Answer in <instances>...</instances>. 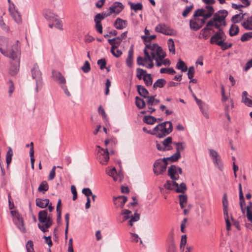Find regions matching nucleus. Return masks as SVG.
<instances>
[{
	"label": "nucleus",
	"instance_id": "9",
	"mask_svg": "<svg viewBox=\"0 0 252 252\" xmlns=\"http://www.w3.org/2000/svg\"><path fill=\"white\" fill-rule=\"evenodd\" d=\"M155 31L165 35H172L173 34V30L165 24H158L155 28Z\"/></svg>",
	"mask_w": 252,
	"mask_h": 252
},
{
	"label": "nucleus",
	"instance_id": "63",
	"mask_svg": "<svg viewBox=\"0 0 252 252\" xmlns=\"http://www.w3.org/2000/svg\"><path fill=\"white\" fill-rule=\"evenodd\" d=\"M56 169V166H54L52 167L51 170L50 172V173H49V176L48 178V180L51 181V180H53L55 178V174H56V173H55Z\"/></svg>",
	"mask_w": 252,
	"mask_h": 252
},
{
	"label": "nucleus",
	"instance_id": "53",
	"mask_svg": "<svg viewBox=\"0 0 252 252\" xmlns=\"http://www.w3.org/2000/svg\"><path fill=\"white\" fill-rule=\"evenodd\" d=\"M199 109H200L201 112H202V113L204 115V116L206 119H208L209 117V114L208 113V111H207V109L206 108L205 104L203 103L202 104L199 105Z\"/></svg>",
	"mask_w": 252,
	"mask_h": 252
},
{
	"label": "nucleus",
	"instance_id": "36",
	"mask_svg": "<svg viewBox=\"0 0 252 252\" xmlns=\"http://www.w3.org/2000/svg\"><path fill=\"white\" fill-rule=\"evenodd\" d=\"M179 198L180 207L182 209H183L184 207H185L187 203V195L185 194H180L179 195Z\"/></svg>",
	"mask_w": 252,
	"mask_h": 252
},
{
	"label": "nucleus",
	"instance_id": "2",
	"mask_svg": "<svg viewBox=\"0 0 252 252\" xmlns=\"http://www.w3.org/2000/svg\"><path fill=\"white\" fill-rule=\"evenodd\" d=\"M31 72L33 79L36 82V92H38V88L42 87V73L39 69L38 64L35 63L31 70Z\"/></svg>",
	"mask_w": 252,
	"mask_h": 252
},
{
	"label": "nucleus",
	"instance_id": "60",
	"mask_svg": "<svg viewBox=\"0 0 252 252\" xmlns=\"http://www.w3.org/2000/svg\"><path fill=\"white\" fill-rule=\"evenodd\" d=\"M106 172L109 176L113 177L115 181L117 180V178L115 177V175L117 174L116 169L115 167H113V168L110 169L109 170H107Z\"/></svg>",
	"mask_w": 252,
	"mask_h": 252
},
{
	"label": "nucleus",
	"instance_id": "43",
	"mask_svg": "<svg viewBox=\"0 0 252 252\" xmlns=\"http://www.w3.org/2000/svg\"><path fill=\"white\" fill-rule=\"evenodd\" d=\"M110 52L116 58L120 57L123 54L122 52L120 50L118 49V48H116V47L114 46L111 48Z\"/></svg>",
	"mask_w": 252,
	"mask_h": 252
},
{
	"label": "nucleus",
	"instance_id": "23",
	"mask_svg": "<svg viewBox=\"0 0 252 252\" xmlns=\"http://www.w3.org/2000/svg\"><path fill=\"white\" fill-rule=\"evenodd\" d=\"M224 38V37L220 35L219 33H215L210 38V42L212 44L218 45V43Z\"/></svg>",
	"mask_w": 252,
	"mask_h": 252
},
{
	"label": "nucleus",
	"instance_id": "10",
	"mask_svg": "<svg viewBox=\"0 0 252 252\" xmlns=\"http://www.w3.org/2000/svg\"><path fill=\"white\" fill-rule=\"evenodd\" d=\"M228 15V12L227 10L223 9L220 10L214 14V21L216 22L221 23L222 21L225 19L226 17Z\"/></svg>",
	"mask_w": 252,
	"mask_h": 252
},
{
	"label": "nucleus",
	"instance_id": "16",
	"mask_svg": "<svg viewBox=\"0 0 252 252\" xmlns=\"http://www.w3.org/2000/svg\"><path fill=\"white\" fill-rule=\"evenodd\" d=\"M13 62H11L10 67V74L12 75H15L19 69L20 60H12Z\"/></svg>",
	"mask_w": 252,
	"mask_h": 252
},
{
	"label": "nucleus",
	"instance_id": "6",
	"mask_svg": "<svg viewBox=\"0 0 252 252\" xmlns=\"http://www.w3.org/2000/svg\"><path fill=\"white\" fill-rule=\"evenodd\" d=\"M209 156L215 166L220 170L222 171L223 166L221 161V157L219 155L218 153L213 149H209Z\"/></svg>",
	"mask_w": 252,
	"mask_h": 252
},
{
	"label": "nucleus",
	"instance_id": "7",
	"mask_svg": "<svg viewBox=\"0 0 252 252\" xmlns=\"http://www.w3.org/2000/svg\"><path fill=\"white\" fill-rule=\"evenodd\" d=\"M96 147L99 149L97 156L99 162L102 165L106 164L109 159L108 148L104 149L99 146H97Z\"/></svg>",
	"mask_w": 252,
	"mask_h": 252
},
{
	"label": "nucleus",
	"instance_id": "20",
	"mask_svg": "<svg viewBox=\"0 0 252 252\" xmlns=\"http://www.w3.org/2000/svg\"><path fill=\"white\" fill-rule=\"evenodd\" d=\"M127 26V21L118 18L114 22V27L117 29L122 30Z\"/></svg>",
	"mask_w": 252,
	"mask_h": 252
},
{
	"label": "nucleus",
	"instance_id": "13",
	"mask_svg": "<svg viewBox=\"0 0 252 252\" xmlns=\"http://www.w3.org/2000/svg\"><path fill=\"white\" fill-rule=\"evenodd\" d=\"M124 8V5L120 2H115L109 8V10H110L112 13L115 14H119Z\"/></svg>",
	"mask_w": 252,
	"mask_h": 252
},
{
	"label": "nucleus",
	"instance_id": "59",
	"mask_svg": "<svg viewBox=\"0 0 252 252\" xmlns=\"http://www.w3.org/2000/svg\"><path fill=\"white\" fill-rule=\"evenodd\" d=\"M81 69L84 73H88L91 70L90 63L88 61H86L84 65L81 67Z\"/></svg>",
	"mask_w": 252,
	"mask_h": 252
},
{
	"label": "nucleus",
	"instance_id": "22",
	"mask_svg": "<svg viewBox=\"0 0 252 252\" xmlns=\"http://www.w3.org/2000/svg\"><path fill=\"white\" fill-rule=\"evenodd\" d=\"M239 11L240 12V13L236 14L234 16H233L231 18V21L234 25H235L236 23H239L245 17V14H242V15H241V14H242L243 10L242 9H240Z\"/></svg>",
	"mask_w": 252,
	"mask_h": 252
},
{
	"label": "nucleus",
	"instance_id": "8",
	"mask_svg": "<svg viewBox=\"0 0 252 252\" xmlns=\"http://www.w3.org/2000/svg\"><path fill=\"white\" fill-rule=\"evenodd\" d=\"M11 4L12 6L10 5L8 8L10 16L17 24H21L22 22L21 15L18 10L15 9L14 4L13 3H12Z\"/></svg>",
	"mask_w": 252,
	"mask_h": 252
},
{
	"label": "nucleus",
	"instance_id": "49",
	"mask_svg": "<svg viewBox=\"0 0 252 252\" xmlns=\"http://www.w3.org/2000/svg\"><path fill=\"white\" fill-rule=\"evenodd\" d=\"M0 27L3 31L6 32L10 31L9 27L4 22L2 16H0Z\"/></svg>",
	"mask_w": 252,
	"mask_h": 252
},
{
	"label": "nucleus",
	"instance_id": "12",
	"mask_svg": "<svg viewBox=\"0 0 252 252\" xmlns=\"http://www.w3.org/2000/svg\"><path fill=\"white\" fill-rule=\"evenodd\" d=\"M168 175L172 180H178L179 178V176L177 174V166L175 165H171L168 169Z\"/></svg>",
	"mask_w": 252,
	"mask_h": 252
},
{
	"label": "nucleus",
	"instance_id": "62",
	"mask_svg": "<svg viewBox=\"0 0 252 252\" xmlns=\"http://www.w3.org/2000/svg\"><path fill=\"white\" fill-rule=\"evenodd\" d=\"M97 64L100 66V69L103 70L106 68V61L104 58L101 59L97 61Z\"/></svg>",
	"mask_w": 252,
	"mask_h": 252
},
{
	"label": "nucleus",
	"instance_id": "56",
	"mask_svg": "<svg viewBox=\"0 0 252 252\" xmlns=\"http://www.w3.org/2000/svg\"><path fill=\"white\" fill-rule=\"evenodd\" d=\"M26 248L27 252H34L33 242L32 240H29L27 242Z\"/></svg>",
	"mask_w": 252,
	"mask_h": 252
},
{
	"label": "nucleus",
	"instance_id": "15",
	"mask_svg": "<svg viewBox=\"0 0 252 252\" xmlns=\"http://www.w3.org/2000/svg\"><path fill=\"white\" fill-rule=\"evenodd\" d=\"M126 65L131 68L133 66V46H131L128 52V56L126 60Z\"/></svg>",
	"mask_w": 252,
	"mask_h": 252
},
{
	"label": "nucleus",
	"instance_id": "47",
	"mask_svg": "<svg viewBox=\"0 0 252 252\" xmlns=\"http://www.w3.org/2000/svg\"><path fill=\"white\" fill-rule=\"evenodd\" d=\"M189 24L190 29L195 31L198 30L202 27V25H199L196 22L192 20H190Z\"/></svg>",
	"mask_w": 252,
	"mask_h": 252
},
{
	"label": "nucleus",
	"instance_id": "4",
	"mask_svg": "<svg viewBox=\"0 0 252 252\" xmlns=\"http://www.w3.org/2000/svg\"><path fill=\"white\" fill-rule=\"evenodd\" d=\"M222 207L224 218L226 223V227L227 231H229L231 228V223L229 220L228 215V201L227 200L226 193H224L222 197Z\"/></svg>",
	"mask_w": 252,
	"mask_h": 252
},
{
	"label": "nucleus",
	"instance_id": "5",
	"mask_svg": "<svg viewBox=\"0 0 252 252\" xmlns=\"http://www.w3.org/2000/svg\"><path fill=\"white\" fill-rule=\"evenodd\" d=\"M167 164V161L164 160L163 158L157 160L153 165V171L154 173L157 175L163 174L166 171Z\"/></svg>",
	"mask_w": 252,
	"mask_h": 252
},
{
	"label": "nucleus",
	"instance_id": "39",
	"mask_svg": "<svg viewBox=\"0 0 252 252\" xmlns=\"http://www.w3.org/2000/svg\"><path fill=\"white\" fill-rule=\"evenodd\" d=\"M143 79L147 86H150L152 85L153 83V78L151 74H146V75H144V77H143Z\"/></svg>",
	"mask_w": 252,
	"mask_h": 252
},
{
	"label": "nucleus",
	"instance_id": "45",
	"mask_svg": "<svg viewBox=\"0 0 252 252\" xmlns=\"http://www.w3.org/2000/svg\"><path fill=\"white\" fill-rule=\"evenodd\" d=\"M251 38H252V32H245L242 35L240 40L242 42H246Z\"/></svg>",
	"mask_w": 252,
	"mask_h": 252
},
{
	"label": "nucleus",
	"instance_id": "37",
	"mask_svg": "<svg viewBox=\"0 0 252 252\" xmlns=\"http://www.w3.org/2000/svg\"><path fill=\"white\" fill-rule=\"evenodd\" d=\"M172 142V138L171 137H168L162 141V144L168 151L172 149L171 146L169 145Z\"/></svg>",
	"mask_w": 252,
	"mask_h": 252
},
{
	"label": "nucleus",
	"instance_id": "32",
	"mask_svg": "<svg viewBox=\"0 0 252 252\" xmlns=\"http://www.w3.org/2000/svg\"><path fill=\"white\" fill-rule=\"evenodd\" d=\"M157 121V118L150 115L145 116L143 119V122L148 125H153Z\"/></svg>",
	"mask_w": 252,
	"mask_h": 252
},
{
	"label": "nucleus",
	"instance_id": "54",
	"mask_svg": "<svg viewBox=\"0 0 252 252\" xmlns=\"http://www.w3.org/2000/svg\"><path fill=\"white\" fill-rule=\"evenodd\" d=\"M156 38V35H152L150 36L143 35L141 36V38L143 40L145 44L151 43V40L155 39Z\"/></svg>",
	"mask_w": 252,
	"mask_h": 252
},
{
	"label": "nucleus",
	"instance_id": "57",
	"mask_svg": "<svg viewBox=\"0 0 252 252\" xmlns=\"http://www.w3.org/2000/svg\"><path fill=\"white\" fill-rule=\"evenodd\" d=\"M98 113L99 115L102 116L103 119L105 121H107V115L105 113L104 109L103 108L101 105L99 106L98 108Z\"/></svg>",
	"mask_w": 252,
	"mask_h": 252
},
{
	"label": "nucleus",
	"instance_id": "17",
	"mask_svg": "<svg viewBox=\"0 0 252 252\" xmlns=\"http://www.w3.org/2000/svg\"><path fill=\"white\" fill-rule=\"evenodd\" d=\"M18 219H19L16 218L13 219V221L17 227L23 233H25L26 230L24 227L23 218L21 216H20Z\"/></svg>",
	"mask_w": 252,
	"mask_h": 252
},
{
	"label": "nucleus",
	"instance_id": "42",
	"mask_svg": "<svg viewBox=\"0 0 252 252\" xmlns=\"http://www.w3.org/2000/svg\"><path fill=\"white\" fill-rule=\"evenodd\" d=\"M175 191L178 193H184L187 189L186 185L184 183L178 185V187H175Z\"/></svg>",
	"mask_w": 252,
	"mask_h": 252
},
{
	"label": "nucleus",
	"instance_id": "55",
	"mask_svg": "<svg viewBox=\"0 0 252 252\" xmlns=\"http://www.w3.org/2000/svg\"><path fill=\"white\" fill-rule=\"evenodd\" d=\"M13 155L12 150L11 148H9L8 151L6 153V162L7 164V166L10 163L12 159V156Z\"/></svg>",
	"mask_w": 252,
	"mask_h": 252
},
{
	"label": "nucleus",
	"instance_id": "50",
	"mask_svg": "<svg viewBox=\"0 0 252 252\" xmlns=\"http://www.w3.org/2000/svg\"><path fill=\"white\" fill-rule=\"evenodd\" d=\"M167 44L169 51L172 52L173 54H175V48L173 40L172 38L169 39L167 41Z\"/></svg>",
	"mask_w": 252,
	"mask_h": 252
},
{
	"label": "nucleus",
	"instance_id": "30",
	"mask_svg": "<svg viewBox=\"0 0 252 252\" xmlns=\"http://www.w3.org/2000/svg\"><path fill=\"white\" fill-rule=\"evenodd\" d=\"M144 53L145 56L143 58V60L145 63L148 61H153L154 59H155V53H151V56H150L146 49H144Z\"/></svg>",
	"mask_w": 252,
	"mask_h": 252
},
{
	"label": "nucleus",
	"instance_id": "14",
	"mask_svg": "<svg viewBox=\"0 0 252 252\" xmlns=\"http://www.w3.org/2000/svg\"><path fill=\"white\" fill-rule=\"evenodd\" d=\"M124 215V216L123 217V220L121 222H123L125 220H128V219L130 218L128 221L129 225L130 226H132L133 225V222L138 221L140 219V215L139 214L137 213H135L134 216L131 215V217H130L129 215Z\"/></svg>",
	"mask_w": 252,
	"mask_h": 252
},
{
	"label": "nucleus",
	"instance_id": "3",
	"mask_svg": "<svg viewBox=\"0 0 252 252\" xmlns=\"http://www.w3.org/2000/svg\"><path fill=\"white\" fill-rule=\"evenodd\" d=\"M159 126V133H156V136L159 138H162L169 134L173 130L172 124L170 121H166L158 124Z\"/></svg>",
	"mask_w": 252,
	"mask_h": 252
},
{
	"label": "nucleus",
	"instance_id": "46",
	"mask_svg": "<svg viewBox=\"0 0 252 252\" xmlns=\"http://www.w3.org/2000/svg\"><path fill=\"white\" fill-rule=\"evenodd\" d=\"M173 144L175 146H176V153H178L179 154H180V152L181 151H183L185 148V146L184 145H185L184 143L174 142L173 143Z\"/></svg>",
	"mask_w": 252,
	"mask_h": 252
},
{
	"label": "nucleus",
	"instance_id": "40",
	"mask_svg": "<svg viewBox=\"0 0 252 252\" xmlns=\"http://www.w3.org/2000/svg\"><path fill=\"white\" fill-rule=\"evenodd\" d=\"M181 157V154H179L178 153H175L172 156L168 158H164L163 160L167 161V160H169L172 162H176Z\"/></svg>",
	"mask_w": 252,
	"mask_h": 252
},
{
	"label": "nucleus",
	"instance_id": "11",
	"mask_svg": "<svg viewBox=\"0 0 252 252\" xmlns=\"http://www.w3.org/2000/svg\"><path fill=\"white\" fill-rule=\"evenodd\" d=\"M127 200V197L124 195L113 197L114 203L117 208H123Z\"/></svg>",
	"mask_w": 252,
	"mask_h": 252
},
{
	"label": "nucleus",
	"instance_id": "44",
	"mask_svg": "<svg viewBox=\"0 0 252 252\" xmlns=\"http://www.w3.org/2000/svg\"><path fill=\"white\" fill-rule=\"evenodd\" d=\"M128 4H130L131 9L134 10L135 11L142 9L143 5L141 3L139 2L136 4H134L129 1L128 2Z\"/></svg>",
	"mask_w": 252,
	"mask_h": 252
},
{
	"label": "nucleus",
	"instance_id": "28",
	"mask_svg": "<svg viewBox=\"0 0 252 252\" xmlns=\"http://www.w3.org/2000/svg\"><path fill=\"white\" fill-rule=\"evenodd\" d=\"M166 55L165 52L163 51L160 46L158 47L155 52L156 58H158L160 61H162L165 57Z\"/></svg>",
	"mask_w": 252,
	"mask_h": 252
},
{
	"label": "nucleus",
	"instance_id": "41",
	"mask_svg": "<svg viewBox=\"0 0 252 252\" xmlns=\"http://www.w3.org/2000/svg\"><path fill=\"white\" fill-rule=\"evenodd\" d=\"M159 47V46L157 43H154L153 44H151V43H148L145 44V49H146V50H147V49L150 50L151 51V53H155L158 47Z\"/></svg>",
	"mask_w": 252,
	"mask_h": 252
},
{
	"label": "nucleus",
	"instance_id": "34",
	"mask_svg": "<svg viewBox=\"0 0 252 252\" xmlns=\"http://www.w3.org/2000/svg\"><path fill=\"white\" fill-rule=\"evenodd\" d=\"M176 68L178 69L181 70L182 72H186L188 70V67L184 62L181 59L178 60Z\"/></svg>",
	"mask_w": 252,
	"mask_h": 252
},
{
	"label": "nucleus",
	"instance_id": "38",
	"mask_svg": "<svg viewBox=\"0 0 252 252\" xmlns=\"http://www.w3.org/2000/svg\"><path fill=\"white\" fill-rule=\"evenodd\" d=\"M167 252H177L176 246L173 238L169 241Z\"/></svg>",
	"mask_w": 252,
	"mask_h": 252
},
{
	"label": "nucleus",
	"instance_id": "33",
	"mask_svg": "<svg viewBox=\"0 0 252 252\" xmlns=\"http://www.w3.org/2000/svg\"><path fill=\"white\" fill-rule=\"evenodd\" d=\"M239 28L236 25L232 24L229 29V34L230 36L237 35L239 32Z\"/></svg>",
	"mask_w": 252,
	"mask_h": 252
},
{
	"label": "nucleus",
	"instance_id": "51",
	"mask_svg": "<svg viewBox=\"0 0 252 252\" xmlns=\"http://www.w3.org/2000/svg\"><path fill=\"white\" fill-rule=\"evenodd\" d=\"M147 74V71L146 70H144L140 68H137L136 69V77L138 78L139 80H141L142 76L144 77V75Z\"/></svg>",
	"mask_w": 252,
	"mask_h": 252
},
{
	"label": "nucleus",
	"instance_id": "25",
	"mask_svg": "<svg viewBox=\"0 0 252 252\" xmlns=\"http://www.w3.org/2000/svg\"><path fill=\"white\" fill-rule=\"evenodd\" d=\"M178 184L176 182V181H166V183L164 185V187L165 189L168 190H175V187H178Z\"/></svg>",
	"mask_w": 252,
	"mask_h": 252
},
{
	"label": "nucleus",
	"instance_id": "19",
	"mask_svg": "<svg viewBox=\"0 0 252 252\" xmlns=\"http://www.w3.org/2000/svg\"><path fill=\"white\" fill-rule=\"evenodd\" d=\"M38 220L40 223H44L47 219L50 217V215H48L46 210L40 211L38 213Z\"/></svg>",
	"mask_w": 252,
	"mask_h": 252
},
{
	"label": "nucleus",
	"instance_id": "29",
	"mask_svg": "<svg viewBox=\"0 0 252 252\" xmlns=\"http://www.w3.org/2000/svg\"><path fill=\"white\" fill-rule=\"evenodd\" d=\"M226 40V37H224L223 39L220 41L219 43H218V46L220 47V48L222 50L224 51L227 50L232 46V44L231 43H227L225 42Z\"/></svg>",
	"mask_w": 252,
	"mask_h": 252
},
{
	"label": "nucleus",
	"instance_id": "48",
	"mask_svg": "<svg viewBox=\"0 0 252 252\" xmlns=\"http://www.w3.org/2000/svg\"><path fill=\"white\" fill-rule=\"evenodd\" d=\"M160 73H167L168 74L173 75L176 71L172 67L170 68H161L160 69Z\"/></svg>",
	"mask_w": 252,
	"mask_h": 252
},
{
	"label": "nucleus",
	"instance_id": "21",
	"mask_svg": "<svg viewBox=\"0 0 252 252\" xmlns=\"http://www.w3.org/2000/svg\"><path fill=\"white\" fill-rule=\"evenodd\" d=\"M137 91L138 94L144 98H146L149 96L148 91L143 86L137 85Z\"/></svg>",
	"mask_w": 252,
	"mask_h": 252
},
{
	"label": "nucleus",
	"instance_id": "18",
	"mask_svg": "<svg viewBox=\"0 0 252 252\" xmlns=\"http://www.w3.org/2000/svg\"><path fill=\"white\" fill-rule=\"evenodd\" d=\"M52 75L54 80L58 81L60 84H64L65 83V79L61 72L56 71H52Z\"/></svg>",
	"mask_w": 252,
	"mask_h": 252
},
{
	"label": "nucleus",
	"instance_id": "27",
	"mask_svg": "<svg viewBox=\"0 0 252 252\" xmlns=\"http://www.w3.org/2000/svg\"><path fill=\"white\" fill-rule=\"evenodd\" d=\"M166 84V81L164 79H158L154 84L153 88L154 90H156L158 88H162Z\"/></svg>",
	"mask_w": 252,
	"mask_h": 252
},
{
	"label": "nucleus",
	"instance_id": "26",
	"mask_svg": "<svg viewBox=\"0 0 252 252\" xmlns=\"http://www.w3.org/2000/svg\"><path fill=\"white\" fill-rule=\"evenodd\" d=\"M108 42L111 45V47L114 46L116 47V48H118L122 42V40L119 37H116L112 39H109Z\"/></svg>",
	"mask_w": 252,
	"mask_h": 252
},
{
	"label": "nucleus",
	"instance_id": "24",
	"mask_svg": "<svg viewBox=\"0 0 252 252\" xmlns=\"http://www.w3.org/2000/svg\"><path fill=\"white\" fill-rule=\"evenodd\" d=\"M242 26L246 30H252V15L241 23Z\"/></svg>",
	"mask_w": 252,
	"mask_h": 252
},
{
	"label": "nucleus",
	"instance_id": "52",
	"mask_svg": "<svg viewBox=\"0 0 252 252\" xmlns=\"http://www.w3.org/2000/svg\"><path fill=\"white\" fill-rule=\"evenodd\" d=\"M53 21L54 22V27L57 29L60 30H63V25L62 23V21L59 19H57L56 17H53Z\"/></svg>",
	"mask_w": 252,
	"mask_h": 252
},
{
	"label": "nucleus",
	"instance_id": "58",
	"mask_svg": "<svg viewBox=\"0 0 252 252\" xmlns=\"http://www.w3.org/2000/svg\"><path fill=\"white\" fill-rule=\"evenodd\" d=\"M193 8V5L192 4L189 6H187L185 8V9L182 13V15L184 17H186L189 13L192 10Z\"/></svg>",
	"mask_w": 252,
	"mask_h": 252
},
{
	"label": "nucleus",
	"instance_id": "61",
	"mask_svg": "<svg viewBox=\"0 0 252 252\" xmlns=\"http://www.w3.org/2000/svg\"><path fill=\"white\" fill-rule=\"evenodd\" d=\"M36 205L40 208H45L46 206L44 202L43 199L37 198L35 200Z\"/></svg>",
	"mask_w": 252,
	"mask_h": 252
},
{
	"label": "nucleus",
	"instance_id": "64",
	"mask_svg": "<svg viewBox=\"0 0 252 252\" xmlns=\"http://www.w3.org/2000/svg\"><path fill=\"white\" fill-rule=\"evenodd\" d=\"M205 10L203 8L198 9L194 11L193 17H196L198 16L203 17L204 12Z\"/></svg>",
	"mask_w": 252,
	"mask_h": 252
},
{
	"label": "nucleus",
	"instance_id": "31",
	"mask_svg": "<svg viewBox=\"0 0 252 252\" xmlns=\"http://www.w3.org/2000/svg\"><path fill=\"white\" fill-rule=\"evenodd\" d=\"M135 105L139 109H142L146 106V102L143 99L139 96L135 97Z\"/></svg>",
	"mask_w": 252,
	"mask_h": 252
},
{
	"label": "nucleus",
	"instance_id": "35",
	"mask_svg": "<svg viewBox=\"0 0 252 252\" xmlns=\"http://www.w3.org/2000/svg\"><path fill=\"white\" fill-rule=\"evenodd\" d=\"M48 189L49 185L48 184V183L46 181H43L39 185L38 188V191L39 192H42L43 193H44L45 191L48 190Z\"/></svg>",
	"mask_w": 252,
	"mask_h": 252
},
{
	"label": "nucleus",
	"instance_id": "1",
	"mask_svg": "<svg viewBox=\"0 0 252 252\" xmlns=\"http://www.w3.org/2000/svg\"><path fill=\"white\" fill-rule=\"evenodd\" d=\"M0 52L4 56L12 60H20L21 56L20 43L18 40L11 46L9 50H5L0 47Z\"/></svg>",
	"mask_w": 252,
	"mask_h": 252
}]
</instances>
